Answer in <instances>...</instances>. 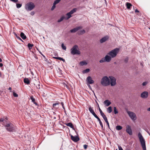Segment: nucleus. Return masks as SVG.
I'll return each mask as SVG.
<instances>
[{
    "instance_id": "1",
    "label": "nucleus",
    "mask_w": 150,
    "mask_h": 150,
    "mask_svg": "<svg viewBox=\"0 0 150 150\" xmlns=\"http://www.w3.org/2000/svg\"><path fill=\"white\" fill-rule=\"evenodd\" d=\"M4 125L6 129L9 132H14L16 131V127L11 122H8Z\"/></svg>"
},
{
    "instance_id": "2",
    "label": "nucleus",
    "mask_w": 150,
    "mask_h": 150,
    "mask_svg": "<svg viewBox=\"0 0 150 150\" xmlns=\"http://www.w3.org/2000/svg\"><path fill=\"white\" fill-rule=\"evenodd\" d=\"M138 137L143 150H146L145 141L141 133H139L138 134Z\"/></svg>"
},
{
    "instance_id": "3",
    "label": "nucleus",
    "mask_w": 150,
    "mask_h": 150,
    "mask_svg": "<svg viewBox=\"0 0 150 150\" xmlns=\"http://www.w3.org/2000/svg\"><path fill=\"white\" fill-rule=\"evenodd\" d=\"M101 84L103 86H107L110 84V81L109 78L107 76H104L102 79Z\"/></svg>"
},
{
    "instance_id": "4",
    "label": "nucleus",
    "mask_w": 150,
    "mask_h": 150,
    "mask_svg": "<svg viewBox=\"0 0 150 150\" xmlns=\"http://www.w3.org/2000/svg\"><path fill=\"white\" fill-rule=\"evenodd\" d=\"M35 7L34 4L32 2H30L26 4L25 8L26 10L28 11L32 10Z\"/></svg>"
},
{
    "instance_id": "5",
    "label": "nucleus",
    "mask_w": 150,
    "mask_h": 150,
    "mask_svg": "<svg viewBox=\"0 0 150 150\" xmlns=\"http://www.w3.org/2000/svg\"><path fill=\"white\" fill-rule=\"evenodd\" d=\"M71 53L73 55H79L81 54L79 50L78 46L76 45H74L71 49Z\"/></svg>"
},
{
    "instance_id": "6",
    "label": "nucleus",
    "mask_w": 150,
    "mask_h": 150,
    "mask_svg": "<svg viewBox=\"0 0 150 150\" xmlns=\"http://www.w3.org/2000/svg\"><path fill=\"white\" fill-rule=\"evenodd\" d=\"M119 51V49L118 48H116L110 51L108 54L110 55L112 58H114L115 57Z\"/></svg>"
},
{
    "instance_id": "7",
    "label": "nucleus",
    "mask_w": 150,
    "mask_h": 150,
    "mask_svg": "<svg viewBox=\"0 0 150 150\" xmlns=\"http://www.w3.org/2000/svg\"><path fill=\"white\" fill-rule=\"evenodd\" d=\"M127 112L130 117L132 120L134 121L136 120L137 117L134 113L129 111H127Z\"/></svg>"
},
{
    "instance_id": "8",
    "label": "nucleus",
    "mask_w": 150,
    "mask_h": 150,
    "mask_svg": "<svg viewBox=\"0 0 150 150\" xmlns=\"http://www.w3.org/2000/svg\"><path fill=\"white\" fill-rule=\"evenodd\" d=\"M76 10L77 9L76 8H74L71 11L67 13L66 15L67 16V18H66V20H68L71 17V15L75 12Z\"/></svg>"
},
{
    "instance_id": "9",
    "label": "nucleus",
    "mask_w": 150,
    "mask_h": 150,
    "mask_svg": "<svg viewBox=\"0 0 150 150\" xmlns=\"http://www.w3.org/2000/svg\"><path fill=\"white\" fill-rule=\"evenodd\" d=\"M109 78L110 79V84L111 86H114L116 84V79L112 76H109Z\"/></svg>"
},
{
    "instance_id": "10",
    "label": "nucleus",
    "mask_w": 150,
    "mask_h": 150,
    "mask_svg": "<svg viewBox=\"0 0 150 150\" xmlns=\"http://www.w3.org/2000/svg\"><path fill=\"white\" fill-rule=\"evenodd\" d=\"M126 131L130 135H132V134L131 127L129 125L126 126Z\"/></svg>"
},
{
    "instance_id": "11",
    "label": "nucleus",
    "mask_w": 150,
    "mask_h": 150,
    "mask_svg": "<svg viewBox=\"0 0 150 150\" xmlns=\"http://www.w3.org/2000/svg\"><path fill=\"white\" fill-rule=\"evenodd\" d=\"M86 81L89 84H92L94 83V81L90 76H88L86 79Z\"/></svg>"
},
{
    "instance_id": "12",
    "label": "nucleus",
    "mask_w": 150,
    "mask_h": 150,
    "mask_svg": "<svg viewBox=\"0 0 150 150\" xmlns=\"http://www.w3.org/2000/svg\"><path fill=\"white\" fill-rule=\"evenodd\" d=\"M148 96V93L147 91H144L141 94V96L142 98H146Z\"/></svg>"
},
{
    "instance_id": "13",
    "label": "nucleus",
    "mask_w": 150,
    "mask_h": 150,
    "mask_svg": "<svg viewBox=\"0 0 150 150\" xmlns=\"http://www.w3.org/2000/svg\"><path fill=\"white\" fill-rule=\"evenodd\" d=\"M71 137L72 141L75 142H77L79 140V137L77 136H73L71 135Z\"/></svg>"
},
{
    "instance_id": "14",
    "label": "nucleus",
    "mask_w": 150,
    "mask_h": 150,
    "mask_svg": "<svg viewBox=\"0 0 150 150\" xmlns=\"http://www.w3.org/2000/svg\"><path fill=\"white\" fill-rule=\"evenodd\" d=\"M82 28L81 26H79L76 28H75L71 30L70 32L71 33H74L77 31L79 29L81 28Z\"/></svg>"
},
{
    "instance_id": "15",
    "label": "nucleus",
    "mask_w": 150,
    "mask_h": 150,
    "mask_svg": "<svg viewBox=\"0 0 150 150\" xmlns=\"http://www.w3.org/2000/svg\"><path fill=\"white\" fill-rule=\"evenodd\" d=\"M108 38L109 37L108 36H106L100 40V42L101 43H103L107 40L108 39Z\"/></svg>"
},
{
    "instance_id": "16",
    "label": "nucleus",
    "mask_w": 150,
    "mask_h": 150,
    "mask_svg": "<svg viewBox=\"0 0 150 150\" xmlns=\"http://www.w3.org/2000/svg\"><path fill=\"white\" fill-rule=\"evenodd\" d=\"M88 110L95 117L97 115L94 112V110H93L91 106L89 107Z\"/></svg>"
},
{
    "instance_id": "17",
    "label": "nucleus",
    "mask_w": 150,
    "mask_h": 150,
    "mask_svg": "<svg viewBox=\"0 0 150 150\" xmlns=\"http://www.w3.org/2000/svg\"><path fill=\"white\" fill-rule=\"evenodd\" d=\"M109 55H107L105 56V59L106 62H109L111 59V57L110 56H109Z\"/></svg>"
},
{
    "instance_id": "18",
    "label": "nucleus",
    "mask_w": 150,
    "mask_h": 150,
    "mask_svg": "<svg viewBox=\"0 0 150 150\" xmlns=\"http://www.w3.org/2000/svg\"><path fill=\"white\" fill-rule=\"evenodd\" d=\"M104 103L106 106H108L111 104V103L109 100H106L104 102Z\"/></svg>"
},
{
    "instance_id": "19",
    "label": "nucleus",
    "mask_w": 150,
    "mask_h": 150,
    "mask_svg": "<svg viewBox=\"0 0 150 150\" xmlns=\"http://www.w3.org/2000/svg\"><path fill=\"white\" fill-rule=\"evenodd\" d=\"M30 99L32 100V101L36 105H37V103L35 102V99L33 98V96H31L30 97Z\"/></svg>"
},
{
    "instance_id": "20",
    "label": "nucleus",
    "mask_w": 150,
    "mask_h": 150,
    "mask_svg": "<svg viewBox=\"0 0 150 150\" xmlns=\"http://www.w3.org/2000/svg\"><path fill=\"white\" fill-rule=\"evenodd\" d=\"M20 36L21 37L23 40L26 39L27 38L26 36L23 32H21V33Z\"/></svg>"
},
{
    "instance_id": "21",
    "label": "nucleus",
    "mask_w": 150,
    "mask_h": 150,
    "mask_svg": "<svg viewBox=\"0 0 150 150\" xmlns=\"http://www.w3.org/2000/svg\"><path fill=\"white\" fill-rule=\"evenodd\" d=\"M24 82L25 83L27 84H29L30 83V82L29 79L27 78H25L24 79Z\"/></svg>"
},
{
    "instance_id": "22",
    "label": "nucleus",
    "mask_w": 150,
    "mask_h": 150,
    "mask_svg": "<svg viewBox=\"0 0 150 150\" xmlns=\"http://www.w3.org/2000/svg\"><path fill=\"white\" fill-rule=\"evenodd\" d=\"M87 64V63L85 61H81L80 62V65L83 66L84 65H86Z\"/></svg>"
},
{
    "instance_id": "23",
    "label": "nucleus",
    "mask_w": 150,
    "mask_h": 150,
    "mask_svg": "<svg viewBox=\"0 0 150 150\" xmlns=\"http://www.w3.org/2000/svg\"><path fill=\"white\" fill-rule=\"evenodd\" d=\"M126 5L127 9H130L131 7L132 6V5L130 3L127 2L126 3Z\"/></svg>"
},
{
    "instance_id": "24",
    "label": "nucleus",
    "mask_w": 150,
    "mask_h": 150,
    "mask_svg": "<svg viewBox=\"0 0 150 150\" xmlns=\"http://www.w3.org/2000/svg\"><path fill=\"white\" fill-rule=\"evenodd\" d=\"M53 58L56 59H59L63 62L65 61V60L63 58L60 57H54Z\"/></svg>"
},
{
    "instance_id": "25",
    "label": "nucleus",
    "mask_w": 150,
    "mask_h": 150,
    "mask_svg": "<svg viewBox=\"0 0 150 150\" xmlns=\"http://www.w3.org/2000/svg\"><path fill=\"white\" fill-rule=\"evenodd\" d=\"M65 124L67 126L70 127L71 128H73V126L71 122L66 123Z\"/></svg>"
},
{
    "instance_id": "26",
    "label": "nucleus",
    "mask_w": 150,
    "mask_h": 150,
    "mask_svg": "<svg viewBox=\"0 0 150 150\" xmlns=\"http://www.w3.org/2000/svg\"><path fill=\"white\" fill-rule=\"evenodd\" d=\"M107 111L108 113H111L112 111V107L111 106H110L107 109Z\"/></svg>"
},
{
    "instance_id": "27",
    "label": "nucleus",
    "mask_w": 150,
    "mask_h": 150,
    "mask_svg": "<svg viewBox=\"0 0 150 150\" xmlns=\"http://www.w3.org/2000/svg\"><path fill=\"white\" fill-rule=\"evenodd\" d=\"M28 48L29 50H30L32 48V47L33 46V44H31L30 43H28Z\"/></svg>"
},
{
    "instance_id": "28",
    "label": "nucleus",
    "mask_w": 150,
    "mask_h": 150,
    "mask_svg": "<svg viewBox=\"0 0 150 150\" xmlns=\"http://www.w3.org/2000/svg\"><path fill=\"white\" fill-rule=\"evenodd\" d=\"M116 129L117 130H119L122 129V127L120 125H118L116 127Z\"/></svg>"
},
{
    "instance_id": "29",
    "label": "nucleus",
    "mask_w": 150,
    "mask_h": 150,
    "mask_svg": "<svg viewBox=\"0 0 150 150\" xmlns=\"http://www.w3.org/2000/svg\"><path fill=\"white\" fill-rule=\"evenodd\" d=\"M65 18V17L64 16L62 17L60 19L58 20L57 21V22L59 23L60 22L62 21Z\"/></svg>"
},
{
    "instance_id": "30",
    "label": "nucleus",
    "mask_w": 150,
    "mask_h": 150,
    "mask_svg": "<svg viewBox=\"0 0 150 150\" xmlns=\"http://www.w3.org/2000/svg\"><path fill=\"white\" fill-rule=\"evenodd\" d=\"M85 33V31L84 30H82L81 31H79L78 33L79 35H82Z\"/></svg>"
},
{
    "instance_id": "31",
    "label": "nucleus",
    "mask_w": 150,
    "mask_h": 150,
    "mask_svg": "<svg viewBox=\"0 0 150 150\" xmlns=\"http://www.w3.org/2000/svg\"><path fill=\"white\" fill-rule=\"evenodd\" d=\"M104 120L105 121V122L107 123V125L108 126V128H110L109 124V122L108 121L107 118L105 119Z\"/></svg>"
},
{
    "instance_id": "32",
    "label": "nucleus",
    "mask_w": 150,
    "mask_h": 150,
    "mask_svg": "<svg viewBox=\"0 0 150 150\" xmlns=\"http://www.w3.org/2000/svg\"><path fill=\"white\" fill-rule=\"evenodd\" d=\"M114 113L115 114H116L118 113V111L116 107H114Z\"/></svg>"
},
{
    "instance_id": "33",
    "label": "nucleus",
    "mask_w": 150,
    "mask_h": 150,
    "mask_svg": "<svg viewBox=\"0 0 150 150\" xmlns=\"http://www.w3.org/2000/svg\"><path fill=\"white\" fill-rule=\"evenodd\" d=\"M61 46L63 49L64 50H66V47L64 45V43H62L61 45Z\"/></svg>"
},
{
    "instance_id": "34",
    "label": "nucleus",
    "mask_w": 150,
    "mask_h": 150,
    "mask_svg": "<svg viewBox=\"0 0 150 150\" xmlns=\"http://www.w3.org/2000/svg\"><path fill=\"white\" fill-rule=\"evenodd\" d=\"M90 71V69H86L84 70L83 71V73H88Z\"/></svg>"
},
{
    "instance_id": "35",
    "label": "nucleus",
    "mask_w": 150,
    "mask_h": 150,
    "mask_svg": "<svg viewBox=\"0 0 150 150\" xmlns=\"http://www.w3.org/2000/svg\"><path fill=\"white\" fill-rule=\"evenodd\" d=\"M105 62H106V61H105V58H102L100 61V63H103Z\"/></svg>"
},
{
    "instance_id": "36",
    "label": "nucleus",
    "mask_w": 150,
    "mask_h": 150,
    "mask_svg": "<svg viewBox=\"0 0 150 150\" xmlns=\"http://www.w3.org/2000/svg\"><path fill=\"white\" fill-rule=\"evenodd\" d=\"M56 4H54V3H53V6H52V7L51 8V10H53L54 9V8H55V7H56L55 5Z\"/></svg>"
},
{
    "instance_id": "37",
    "label": "nucleus",
    "mask_w": 150,
    "mask_h": 150,
    "mask_svg": "<svg viewBox=\"0 0 150 150\" xmlns=\"http://www.w3.org/2000/svg\"><path fill=\"white\" fill-rule=\"evenodd\" d=\"M100 115H101L103 117V118L104 119H105L107 118L105 115V114L103 113Z\"/></svg>"
},
{
    "instance_id": "38",
    "label": "nucleus",
    "mask_w": 150,
    "mask_h": 150,
    "mask_svg": "<svg viewBox=\"0 0 150 150\" xmlns=\"http://www.w3.org/2000/svg\"><path fill=\"white\" fill-rule=\"evenodd\" d=\"M22 6V4H16V7L18 8H20Z\"/></svg>"
},
{
    "instance_id": "39",
    "label": "nucleus",
    "mask_w": 150,
    "mask_h": 150,
    "mask_svg": "<svg viewBox=\"0 0 150 150\" xmlns=\"http://www.w3.org/2000/svg\"><path fill=\"white\" fill-rule=\"evenodd\" d=\"M95 117H96V118H97L98 119V120L99 121V123L101 122L100 119L97 116V115H96Z\"/></svg>"
},
{
    "instance_id": "40",
    "label": "nucleus",
    "mask_w": 150,
    "mask_h": 150,
    "mask_svg": "<svg viewBox=\"0 0 150 150\" xmlns=\"http://www.w3.org/2000/svg\"><path fill=\"white\" fill-rule=\"evenodd\" d=\"M60 1L61 0H55L54 3V4H58Z\"/></svg>"
},
{
    "instance_id": "41",
    "label": "nucleus",
    "mask_w": 150,
    "mask_h": 150,
    "mask_svg": "<svg viewBox=\"0 0 150 150\" xmlns=\"http://www.w3.org/2000/svg\"><path fill=\"white\" fill-rule=\"evenodd\" d=\"M13 96L15 97H18V95L14 92L13 93Z\"/></svg>"
},
{
    "instance_id": "42",
    "label": "nucleus",
    "mask_w": 150,
    "mask_h": 150,
    "mask_svg": "<svg viewBox=\"0 0 150 150\" xmlns=\"http://www.w3.org/2000/svg\"><path fill=\"white\" fill-rule=\"evenodd\" d=\"M99 124L101 127L102 129H103V125L102 122L99 123Z\"/></svg>"
},
{
    "instance_id": "43",
    "label": "nucleus",
    "mask_w": 150,
    "mask_h": 150,
    "mask_svg": "<svg viewBox=\"0 0 150 150\" xmlns=\"http://www.w3.org/2000/svg\"><path fill=\"white\" fill-rule=\"evenodd\" d=\"M128 61V58L127 57L125 58L124 60V61L125 63H127Z\"/></svg>"
},
{
    "instance_id": "44",
    "label": "nucleus",
    "mask_w": 150,
    "mask_h": 150,
    "mask_svg": "<svg viewBox=\"0 0 150 150\" xmlns=\"http://www.w3.org/2000/svg\"><path fill=\"white\" fill-rule=\"evenodd\" d=\"M98 107H99V105H98ZM99 112L100 113V114H102V113H103V112H102V110H101V109H100V108H99Z\"/></svg>"
},
{
    "instance_id": "45",
    "label": "nucleus",
    "mask_w": 150,
    "mask_h": 150,
    "mask_svg": "<svg viewBox=\"0 0 150 150\" xmlns=\"http://www.w3.org/2000/svg\"><path fill=\"white\" fill-rule=\"evenodd\" d=\"M59 104V103H54L53 104V107H54L55 106L58 105Z\"/></svg>"
},
{
    "instance_id": "46",
    "label": "nucleus",
    "mask_w": 150,
    "mask_h": 150,
    "mask_svg": "<svg viewBox=\"0 0 150 150\" xmlns=\"http://www.w3.org/2000/svg\"><path fill=\"white\" fill-rule=\"evenodd\" d=\"M40 84H38L36 86V87L37 88L40 89Z\"/></svg>"
},
{
    "instance_id": "47",
    "label": "nucleus",
    "mask_w": 150,
    "mask_h": 150,
    "mask_svg": "<svg viewBox=\"0 0 150 150\" xmlns=\"http://www.w3.org/2000/svg\"><path fill=\"white\" fill-rule=\"evenodd\" d=\"M10 1H12L14 3L17 2H18V0H10Z\"/></svg>"
},
{
    "instance_id": "48",
    "label": "nucleus",
    "mask_w": 150,
    "mask_h": 150,
    "mask_svg": "<svg viewBox=\"0 0 150 150\" xmlns=\"http://www.w3.org/2000/svg\"><path fill=\"white\" fill-rule=\"evenodd\" d=\"M147 84V82H144L142 83V85L143 86H146Z\"/></svg>"
},
{
    "instance_id": "49",
    "label": "nucleus",
    "mask_w": 150,
    "mask_h": 150,
    "mask_svg": "<svg viewBox=\"0 0 150 150\" xmlns=\"http://www.w3.org/2000/svg\"><path fill=\"white\" fill-rule=\"evenodd\" d=\"M87 146H88L86 144L84 145H83V148H84V149H86L87 148Z\"/></svg>"
},
{
    "instance_id": "50",
    "label": "nucleus",
    "mask_w": 150,
    "mask_h": 150,
    "mask_svg": "<svg viewBox=\"0 0 150 150\" xmlns=\"http://www.w3.org/2000/svg\"><path fill=\"white\" fill-rule=\"evenodd\" d=\"M5 120L4 118H0V122H4Z\"/></svg>"
},
{
    "instance_id": "51",
    "label": "nucleus",
    "mask_w": 150,
    "mask_h": 150,
    "mask_svg": "<svg viewBox=\"0 0 150 150\" xmlns=\"http://www.w3.org/2000/svg\"><path fill=\"white\" fill-rule=\"evenodd\" d=\"M118 149H119V150H123L122 147L120 146H118Z\"/></svg>"
},
{
    "instance_id": "52",
    "label": "nucleus",
    "mask_w": 150,
    "mask_h": 150,
    "mask_svg": "<svg viewBox=\"0 0 150 150\" xmlns=\"http://www.w3.org/2000/svg\"><path fill=\"white\" fill-rule=\"evenodd\" d=\"M16 37L17 38V39H18L19 40H22L21 38L20 37L18 36L16 34Z\"/></svg>"
},
{
    "instance_id": "53",
    "label": "nucleus",
    "mask_w": 150,
    "mask_h": 150,
    "mask_svg": "<svg viewBox=\"0 0 150 150\" xmlns=\"http://www.w3.org/2000/svg\"><path fill=\"white\" fill-rule=\"evenodd\" d=\"M34 13H35L34 12H32L31 13V15H34Z\"/></svg>"
},
{
    "instance_id": "54",
    "label": "nucleus",
    "mask_w": 150,
    "mask_h": 150,
    "mask_svg": "<svg viewBox=\"0 0 150 150\" xmlns=\"http://www.w3.org/2000/svg\"><path fill=\"white\" fill-rule=\"evenodd\" d=\"M61 104L63 108L64 109V103L63 102H61Z\"/></svg>"
},
{
    "instance_id": "55",
    "label": "nucleus",
    "mask_w": 150,
    "mask_h": 150,
    "mask_svg": "<svg viewBox=\"0 0 150 150\" xmlns=\"http://www.w3.org/2000/svg\"><path fill=\"white\" fill-rule=\"evenodd\" d=\"M3 66V64L2 63H0V67H2Z\"/></svg>"
},
{
    "instance_id": "56",
    "label": "nucleus",
    "mask_w": 150,
    "mask_h": 150,
    "mask_svg": "<svg viewBox=\"0 0 150 150\" xmlns=\"http://www.w3.org/2000/svg\"><path fill=\"white\" fill-rule=\"evenodd\" d=\"M135 12L138 13L139 12V11L137 9H136L135 10Z\"/></svg>"
},
{
    "instance_id": "57",
    "label": "nucleus",
    "mask_w": 150,
    "mask_h": 150,
    "mask_svg": "<svg viewBox=\"0 0 150 150\" xmlns=\"http://www.w3.org/2000/svg\"><path fill=\"white\" fill-rule=\"evenodd\" d=\"M148 111H150V107L147 109Z\"/></svg>"
},
{
    "instance_id": "58",
    "label": "nucleus",
    "mask_w": 150,
    "mask_h": 150,
    "mask_svg": "<svg viewBox=\"0 0 150 150\" xmlns=\"http://www.w3.org/2000/svg\"><path fill=\"white\" fill-rule=\"evenodd\" d=\"M11 87H9V88H8V89L9 90H11Z\"/></svg>"
},
{
    "instance_id": "59",
    "label": "nucleus",
    "mask_w": 150,
    "mask_h": 150,
    "mask_svg": "<svg viewBox=\"0 0 150 150\" xmlns=\"http://www.w3.org/2000/svg\"><path fill=\"white\" fill-rule=\"evenodd\" d=\"M2 62V60L1 58H0V62Z\"/></svg>"
},
{
    "instance_id": "60",
    "label": "nucleus",
    "mask_w": 150,
    "mask_h": 150,
    "mask_svg": "<svg viewBox=\"0 0 150 150\" xmlns=\"http://www.w3.org/2000/svg\"><path fill=\"white\" fill-rule=\"evenodd\" d=\"M88 85V86L89 87L91 88V86H90V85L89 84Z\"/></svg>"
},
{
    "instance_id": "61",
    "label": "nucleus",
    "mask_w": 150,
    "mask_h": 150,
    "mask_svg": "<svg viewBox=\"0 0 150 150\" xmlns=\"http://www.w3.org/2000/svg\"><path fill=\"white\" fill-rule=\"evenodd\" d=\"M40 54L42 55L43 56H44L42 54L41 52H40Z\"/></svg>"
}]
</instances>
